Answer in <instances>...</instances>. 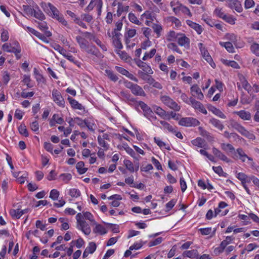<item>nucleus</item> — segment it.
Returning a JSON list of instances; mask_svg holds the SVG:
<instances>
[{"label":"nucleus","instance_id":"obj_46","mask_svg":"<svg viewBox=\"0 0 259 259\" xmlns=\"http://www.w3.org/2000/svg\"><path fill=\"white\" fill-rule=\"evenodd\" d=\"M225 37L227 39L230 40L232 43L235 44L237 41V36L233 33H227L225 35Z\"/></svg>","mask_w":259,"mask_h":259},{"label":"nucleus","instance_id":"obj_37","mask_svg":"<svg viewBox=\"0 0 259 259\" xmlns=\"http://www.w3.org/2000/svg\"><path fill=\"white\" fill-rule=\"evenodd\" d=\"M160 123L165 129L167 130L169 132L172 133L176 132V131L175 130V127L170 125L168 123L165 122V121L162 120L160 121Z\"/></svg>","mask_w":259,"mask_h":259},{"label":"nucleus","instance_id":"obj_60","mask_svg":"<svg viewBox=\"0 0 259 259\" xmlns=\"http://www.w3.org/2000/svg\"><path fill=\"white\" fill-rule=\"evenodd\" d=\"M255 108L256 112L254 116V120L256 122H259V101L255 103Z\"/></svg>","mask_w":259,"mask_h":259},{"label":"nucleus","instance_id":"obj_38","mask_svg":"<svg viewBox=\"0 0 259 259\" xmlns=\"http://www.w3.org/2000/svg\"><path fill=\"white\" fill-rule=\"evenodd\" d=\"M223 20L231 25H234L235 24L236 19L231 15H228L226 14L223 18Z\"/></svg>","mask_w":259,"mask_h":259},{"label":"nucleus","instance_id":"obj_53","mask_svg":"<svg viewBox=\"0 0 259 259\" xmlns=\"http://www.w3.org/2000/svg\"><path fill=\"white\" fill-rule=\"evenodd\" d=\"M31 79L29 75H25L23 76L22 81L26 84L28 88H32L33 85L30 83Z\"/></svg>","mask_w":259,"mask_h":259},{"label":"nucleus","instance_id":"obj_7","mask_svg":"<svg viewBox=\"0 0 259 259\" xmlns=\"http://www.w3.org/2000/svg\"><path fill=\"white\" fill-rule=\"evenodd\" d=\"M81 33L85 37L88 38L90 40H93L103 51H107L106 46L102 44L101 41L98 38H96L94 35L89 32Z\"/></svg>","mask_w":259,"mask_h":259},{"label":"nucleus","instance_id":"obj_56","mask_svg":"<svg viewBox=\"0 0 259 259\" xmlns=\"http://www.w3.org/2000/svg\"><path fill=\"white\" fill-rule=\"evenodd\" d=\"M23 10L24 12L27 14L30 15H32L35 9L31 8L30 6L28 5H24L23 6Z\"/></svg>","mask_w":259,"mask_h":259},{"label":"nucleus","instance_id":"obj_58","mask_svg":"<svg viewBox=\"0 0 259 259\" xmlns=\"http://www.w3.org/2000/svg\"><path fill=\"white\" fill-rule=\"evenodd\" d=\"M113 44L114 47L118 50H120L123 48L120 39H113Z\"/></svg>","mask_w":259,"mask_h":259},{"label":"nucleus","instance_id":"obj_22","mask_svg":"<svg viewBox=\"0 0 259 259\" xmlns=\"http://www.w3.org/2000/svg\"><path fill=\"white\" fill-rule=\"evenodd\" d=\"M95 233H98L100 235H104L107 233V231L102 225L100 224H96L95 228L93 229Z\"/></svg>","mask_w":259,"mask_h":259},{"label":"nucleus","instance_id":"obj_35","mask_svg":"<svg viewBox=\"0 0 259 259\" xmlns=\"http://www.w3.org/2000/svg\"><path fill=\"white\" fill-rule=\"evenodd\" d=\"M83 215L85 219L89 220L94 225L96 224V222L94 219V217L91 212L88 211L83 212Z\"/></svg>","mask_w":259,"mask_h":259},{"label":"nucleus","instance_id":"obj_48","mask_svg":"<svg viewBox=\"0 0 259 259\" xmlns=\"http://www.w3.org/2000/svg\"><path fill=\"white\" fill-rule=\"evenodd\" d=\"M214 14L220 18L223 19L225 15H226L222 10V8H217L214 11Z\"/></svg>","mask_w":259,"mask_h":259},{"label":"nucleus","instance_id":"obj_30","mask_svg":"<svg viewBox=\"0 0 259 259\" xmlns=\"http://www.w3.org/2000/svg\"><path fill=\"white\" fill-rule=\"evenodd\" d=\"M183 255L187 257L194 258L198 255V251L197 250L193 249L191 250H187L183 252Z\"/></svg>","mask_w":259,"mask_h":259},{"label":"nucleus","instance_id":"obj_8","mask_svg":"<svg viewBox=\"0 0 259 259\" xmlns=\"http://www.w3.org/2000/svg\"><path fill=\"white\" fill-rule=\"evenodd\" d=\"M178 44L181 46L185 48H188L190 46V39L185 34L183 33H179L178 38L177 39Z\"/></svg>","mask_w":259,"mask_h":259},{"label":"nucleus","instance_id":"obj_43","mask_svg":"<svg viewBox=\"0 0 259 259\" xmlns=\"http://www.w3.org/2000/svg\"><path fill=\"white\" fill-rule=\"evenodd\" d=\"M98 141L99 144L104 148V150H107L108 149V144L105 141V140L102 139L101 136H99L98 137Z\"/></svg>","mask_w":259,"mask_h":259},{"label":"nucleus","instance_id":"obj_12","mask_svg":"<svg viewBox=\"0 0 259 259\" xmlns=\"http://www.w3.org/2000/svg\"><path fill=\"white\" fill-rule=\"evenodd\" d=\"M77 227L78 229L81 230L85 235H88L91 233V228L89 225L85 221L81 222V223L77 225Z\"/></svg>","mask_w":259,"mask_h":259},{"label":"nucleus","instance_id":"obj_9","mask_svg":"<svg viewBox=\"0 0 259 259\" xmlns=\"http://www.w3.org/2000/svg\"><path fill=\"white\" fill-rule=\"evenodd\" d=\"M191 93L192 95L199 100H202L204 95L198 85L194 84L191 87Z\"/></svg>","mask_w":259,"mask_h":259},{"label":"nucleus","instance_id":"obj_62","mask_svg":"<svg viewBox=\"0 0 259 259\" xmlns=\"http://www.w3.org/2000/svg\"><path fill=\"white\" fill-rule=\"evenodd\" d=\"M1 37L2 41L5 42L7 41L9 38V33L8 31L6 30H3L1 34Z\"/></svg>","mask_w":259,"mask_h":259},{"label":"nucleus","instance_id":"obj_6","mask_svg":"<svg viewBox=\"0 0 259 259\" xmlns=\"http://www.w3.org/2000/svg\"><path fill=\"white\" fill-rule=\"evenodd\" d=\"M139 106L140 107V108L143 110L144 112V115L148 118H153L154 119H156V116H153V112L152 110L150 109V108L145 103H144L142 101H140L139 103Z\"/></svg>","mask_w":259,"mask_h":259},{"label":"nucleus","instance_id":"obj_1","mask_svg":"<svg viewBox=\"0 0 259 259\" xmlns=\"http://www.w3.org/2000/svg\"><path fill=\"white\" fill-rule=\"evenodd\" d=\"M230 125L232 128L237 131L239 133H240L242 135L244 136L248 137L249 139H252V137H254V136L252 134L248 132L240 123H238L237 122L234 120L231 121Z\"/></svg>","mask_w":259,"mask_h":259},{"label":"nucleus","instance_id":"obj_49","mask_svg":"<svg viewBox=\"0 0 259 259\" xmlns=\"http://www.w3.org/2000/svg\"><path fill=\"white\" fill-rule=\"evenodd\" d=\"M178 34L174 31H170L167 35V39L168 41H174L175 39H177Z\"/></svg>","mask_w":259,"mask_h":259},{"label":"nucleus","instance_id":"obj_17","mask_svg":"<svg viewBox=\"0 0 259 259\" xmlns=\"http://www.w3.org/2000/svg\"><path fill=\"white\" fill-rule=\"evenodd\" d=\"M131 91L133 94L137 96H145V93L143 89L137 84H135Z\"/></svg>","mask_w":259,"mask_h":259},{"label":"nucleus","instance_id":"obj_36","mask_svg":"<svg viewBox=\"0 0 259 259\" xmlns=\"http://www.w3.org/2000/svg\"><path fill=\"white\" fill-rule=\"evenodd\" d=\"M105 72L106 75L112 81H116L118 78L116 74H115L112 71L110 70H106Z\"/></svg>","mask_w":259,"mask_h":259},{"label":"nucleus","instance_id":"obj_28","mask_svg":"<svg viewBox=\"0 0 259 259\" xmlns=\"http://www.w3.org/2000/svg\"><path fill=\"white\" fill-rule=\"evenodd\" d=\"M182 4L178 1H172L170 3V7L172 8V10L176 15L179 13V9Z\"/></svg>","mask_w":259,"mask_h":259},{"label":"nucleus","instance_id":"obj_19","mask_svg":"<svg viewBox=\"0 0 259 259\" xmlns=\"http://www.w3.org/2000/svg\"><path fill=\"white\" fill-rule=\"evenodd\" d=\"M76 40L81 49L87 48V46L89 45V42L83 37L78 35L76 36Z\"/></svg>","mask_w":259,"mask_h":259},{"label":"nucleus","instance_id":"obj_61","mask_svg":"<svg viewBox=\"0 0 259 259\" xmlns=\"http://www.w3.org/2000/svg\"><path fill=\"white\" fill-rule=\"evenodd\" d=\"M60 177L61 178L62 181L66 183H68L72 178V176L70 174H61Z\"/></svg>","mask_w":259,"mask_h":259},{"label":"nucleus","instance_id":"obj_47","mask_svg":"<svg viewBox=\"0 0 259 259\" xmlns=\"http://www.w3.org/2000/svg\"><path fill=\"white\" fill-rule=\"evenodd\" d=\"M19 132L20 134L25 137H28L29 135L26 127L24 124H21L19 126Z\"/></svg>","mask_w":259,"mask_h":259},{"label":"nucleus","instance_id":"obj_50","mask_svg":"<svg viewBox=\"0 0 259 259\" xmlns=\"http://www.w3.org/2000/svg\"><path fill=\"white\" fill-rule=\"evenodd\" d=\"M221 147L223 150L227 152V151H233L235 150L233 146L230 144H225L223 143L221 145Z\"/></svg>","mask_w":259,"mask_h":259},{"label":"nucleus","instance_id":"obj_39","mask_svg":"<svg viewBox=\"0 0 259 259\" xmlns=\"http://www.w3.org/2000/svg\"><path fill=\"white\" fill-rule=\"evenodd\" d=\"M190 104L192 105V106L195 108V109H197L198 108L201 106L202 105V104H201L200 102L196 101L194 98L191 97L189 99Z\"/></svg>","mask_w":259,"mask_h":259},{"label":"nucleus","instance_id":"obj_64","mask_svg":"<svg viewBox=\"0 0 259 259\" xmlns=\"http://www.w3.org/2000/svg\"><path fill=\"white\" fill-rule=\"evenodd\" d=\"M255 3L253 0H245L244 2V7L246 9H249L253 7Z\"/></svg>","mask_w":259,"mask_h":259},{"label":"nucleus","instance_id":"obj_41","mask_svg":"<svg viewBox=\"0 0 259 259\" xmlns=\"http://www.w3.org/2000/svg\"><path fill=\"white\" fill-rule=\"evenodd\" d=\"M152 28L154 32L156 33L157 37H160L161 35L160 32L162 29V26L160 25L154 24L152 26Z\"/></svg>","mask_w":259,"mask_h":259},{"label":"nucleus","instance_id":"obj_54","mask_svg":"<svg viewBox=\"0 0 259 259\" xmlns=\"http://www.w3.org/2000/svg\"><path fill=\"white\" fill-rule=\"evenodd\" d=\"M90 253H93L96 249V245L94 242H90L85 248Z\"/></svg>","mask_w":259,"mask_h":259},{"label":"nucleus","instance_id":"obj_63","mask_svg":"<svg viewBox=\"0 0 259 259\" xmlns=\"http://www.w3.org/2000/svg\"><path fill=\"white\" fill-rule=\"evenodd\" d=\"M52 118L53 120H54L55 122L58 124H61L64 122L63 118L60 117L57 114H54L53 115Z\"/></svg>","mask_w":259,"mask_h":259},{"label":"nucleus","instance_id":"obj_34","mask_svg":"<svg viewBox=\"0 0 259 259\" xmlns=\"http://www.w3.org/2000/svg\"><path fill=\"white\" fill-rule=\"evenodd\" d=\"M124 164L126 168L131 172H133L135 171L134 166L133 163L129 160H124L123 161Z\"/></svg>","mask_w":259,"mask_h":259},{"label":"nucleus","instance_id":"obj_51","mask_svg":"<svg viewBox=\"0 0 259 259\" xmlns=\"http://www.w3.org/2000/svg\"><path fill=\"white\" fill-rule=\"evenodd\" d=\"M59 196V192L56 189H53L51 191L50 197L53 200L58 199Z\"/></svg>","mask_w":259,"mask_h":259},{"label":"nucleus","instance_id":"obj_26","mask_svg":"<svg viewBox=\"0 0 259 259\" xmlns=\"http://www.w3.org/2000/svg\"><path fill=\"white\" fill-rule=\"evenodd\" d=\"M117 6L118 9L117 11V15L118 17L120 16L123 12L128 11L129 7L128 6L124 7L122 6V3L119 2H118Z\"/></svg>","mask_w":259,"mask_h":259},{"label":"nucleus","instance_id":"obj_29","mask_svg":"<svg viewBox=\"0 0 259 259\" xmlns=\"http://www.w3.org/2000/svg\"><path fill=\"white\" fill-rule=\"evenodd\" d=\"M84 163L83 161L78 162L76 165V168L80 174H84L88 170L87 168L84 167Z\"/></svg>","mask_w":259,"mask_h":259},{"label":"nucleus","instance_id":"obj_31","mask_svg":"<svg viewBox=\"0 0 259 259\" xmlns=\"http://www.w3.org/2000/svg\"><path fill=\"white\" fill-rule=\"evenodd\" d=\"M209 122L213 126L220 130L221 131L223 130L224 127V125L222 124L221 122L218 119L212 118L210 119Z\"/></svg>","mask_w":259,"mask_h":259},{"label":"nucleus","instance_id":"obj_42","mask_svg":"<svg viewBox=\"0 0 259 259\" xmlns=\"http://www.w3.org/2000/svg\"><path fill=\"white\" fill-rule=\"evenodd\" d=\"M156 52V50L155 49H153L151 50L149 53H146L143 57V60L145 61L148 59H150L152 58Z\"/></svg>","mask_w":259,"mask_h":259},{"label":"nucleus","instance_id":"obj_4","mask_svg":"<svg viewBox=\"0 0 259 259\" xmlns=\"http://www.w3.org/2000/svg\"><path fill=\"white\" fill-rule=\"evenodd\" d=\"M180 125L185 126H195L199 124L200 122L192 117L182 118L179 122Z\"/></svg>","mask_w":259,"mask_h":259},{"label":"nucleus","instance_id":"obj_25","mask_svg":"<svg viewBox=\"0 0 259 259\" xmlns=\"http://www.w3.org/2000/svg\"><path fill=\"white\" fill-rule=\"evenodd\" d=\"M68 100L69 101L71 107L73 108L81 110L82 109V106L81 104L79 103L77 101L72 99L70 97H68Z\"/></svg>","mask_w":259,"mask_h":259},{"label":"nucleus","instance_id":"obj_55","mask_svg":"<svg viewBox=\"0 0 259 259\" xmlns=\"http://www.w3.org/2000/svg\"><path fill=\"white\" fill-rule=\"evenodd\" d=\"M34 74L35 76V78L37 81L41 82L43 81V77L41 74H40L38 71V70L36 68H34Z\"/></svg>","mask_w":259,"mask_h":259},{"label":"nucleus","instance_id":"obj_20","mask_svg":"<svg viewBox=\"0 0 259 259\" xmlns=\"http://www.w3.org/2000/svg\"><path fill=\"white\" fill-rule=\"evenodd\" d=\"M236 177L241 182L242 184L249 183L251 181V177H248L243 172L238 173Z\"/></svg>","mask_w":259,"mask_h":259},{"label":"nucleus","instance_id":"obj_14","mask_svg":"<svg viewBox=\"0 0 259 259\" xmlns=\"http://www.w3.org/2000/svg\"><path fill=\"white\" fill-rule=\"evenodd\" d=\"M234 113L237 115L240 118L244 120H249L251 117L250 113L249 111L245 110L236 111Z\"/></svg>","mask_w":259,"mask_h":259},{"label":"nucleus","instance_id":"obj_45","mask_svg":"<svg viewBox=\"0 0 259 259\" xmlns=\"http://www.w3.org/2000/svg\"><path fill=\"white\" fill-rule=\"evenodd\" d=\"M69 194L72 197L77 198L80 196V192L77 189H71L69 190Z\"/></svg>","mask_w":259,"mask_h":259},{"label":"nucleus","instance_id":"obj_40","mask_svg":"<svg viewBox=\"0 0 259 259\" xmlns=\"http://www.w3.org/2000/svg\"><path fill=\"white\" fill-rule=\"evenodd\" d=\"M20 211V209H11L10 211V214L13 218L19 219L22 216Z\"/></svg>","mask_w":259,"mask_h":259},{"label":"nucleus","instance_id":"obj_33","mask_svg":"<svg viewBox=\"0 0 259 259\" xmlns=\"http://www.w3.org/2000/svg\"><path fill=\"white\" fill-rule=\"evenodd\" d=\"M220 45L224 47L230 53L234 52V47L233 46L232 43L231 42H220Z\"/></svg>","mask_w":259,"mask_h":259},{"label":"nucleus","instance_id":"obj_52","mask_svg":"<svg viewBox=\"0 0 259 259\" xmlns=\"http://www.w3.org/2000/svg\"><path fill=\"white\" fill-rule=\"evenodd\" d=\"M85 126L92 132H94L96 127V125L94 123L89 121L88 120H85Z\"/></svg>","mask_w":259,"mask_h":259},{"label":"nucleus","instance_id":"obj_3","mask_svg":"<svg viewBox=\"0 0 259 259\" xmlns=\"http://www.w3.org/2000/svg\"><path fill=\"white\" fill-rule=\"evenodd\" d=\"M161 101L170 108L176 111H179L180 107L172 99L167 96H162L161 97Z\"/></svg>","mask_w":259,"mask_h":259},{"label":"nucleus","instance_id":"obj_13","mask_svg":"<svg viewBox=\"0 0 259 259\" xmlns=\"http://www.w3.org/2000/svg\"><path fill=\"white\" fill-rule=\"evenodd\" d=\"M136 64L143 71L148 73L149 74H152L153 71L150 67L147 65L146 63L140 60H138L136 61Z\"/></svg>","mask_w":259,"mask_h":259},{"label":"nucleus","instance_id":"obj_44","mask_svg":"<svg viewBox=\"0 0 259 259\" xmlns=\"http://www.w3.org/2000/svg\"><path fill=\"white\" fill-rule=\"evenodd\" d=\"M250 50L256 56H259V44L256 43L253 44L250 47Z\"/></svg>","mask_w":259,"mask_h":259},{"label":"nucleus","instance_id":"obj_18","mask_svg":"<svg viewBox=\"0 0 259 259\" xmlns=\"http://www.w3.org/2000/svg\"><path fill=\"white\" fill-rule=\"evenodd\" d=\"M193 145L199 148H205L206 144L203 139L198 137L191 141Z\"/></svg>","mask_w":259,"mask_h":259},{"label":"nucleus","instance_id":"obj_59","mask_svg":"<svg viewBox=\"0 0 259 259\" xmlns=\"http://www.w3.org/2000/svg\"><path fill=\"white\" fill-rule=\"evenodd\" d=\"M225 64L229 66H231L234 68H239V64L236 62L235 61H228V60H226L225 61Z\"/></svg>","mask_w":259,"mask_h":259},{"label":"nucleus","instance_id":"obj_10","mask_svg":"<svg viewBox=\"0 0 259 259\" xmlns=\"http://www.w3.org/2000/svg\"><path fill=\"white\" fill-rule=\"evenodd\" d=\"M228 6L231 9L235 10L238 13H240L243 11L241 4L238 0H229Z\"/></svg>","mask_w":259,"mask_h":259},{"label":"nucleus","instance_id":"obj_57","mask_svg":"<svg viewBox=\"0 0 259 259\" xmlns=\"http://www.w3.org/2000/svg\"><path fill=\"white\" fill-rule=\"evenodd\" d=\"M168 48H169L170 50H173L174 51H175L179 54H182V52L180 51L179 48L178 47L177 45L175 43H170L167 46Z\"/></svg>","mask_w":259,"mask_h":259},{"label":"nucleus","instance_id":"obj_23","mask_svg":"<svg viewBox=\"0 0 259 259\" xmlns=\"http://www.w3.org/2000/svg\"><path fill=\"white\" fill-rule=\"evenodd\" d=\"M148 74L149 73L141 70H139L138 72V76L142 79L146 80L149 83V82L152 80V77Z\"/></svg>","mask_w":259,"mask_h":259},{"label":"nucleus","instance_id":"obj_21","mask_svg":"<svg viewBox=\"0 0 259 259\" xmlns=\"http://www.w3.org/2000/svg\"><path fill=\"white\" fill-rule=\"evenodd\" d=\"M198 130L200 135L206 138L208 141L211 142L213 140V138L211 136L210 133L204 130L202 127H199Z\"/></svg>","mask_w":259,"mask_h":259},{"label":"nucleus","instance_id":"obj_15","mask_svg":"<svg viewBox=\"0 0 259 259\" xmlns=\"http://www.w3.org/2000/svg\"><path fill=\"white\" fill-rule=\"evenodd\" d=\"M186 23L191 28L194 29L198 34H200L202 32L203 28L201 26L198 24L193 22V21L189 20H187L186 21Z\"/></svg>","mask_w":259,"mask_h":259},{"label":"nucleus","instance_id":"obj_24","mask_svg":"<svg viewBox=\"0 0 259 259\" xmlns=\"http://www.w3.org/2000/svg\"><path fill=\"white\" fill-rule=\"evenodd\" d=\"M36 8L37 10H34L32 15L36 19L42 21L45 19L46 17L42 11L39 9V8L36 6Z\"/></svg>","mask_w":259,"mask_h":259},{"label":"nucleus","instance_id":"obj_16","mask_svg":"<svg viewBox=\"0 0 259 259\" xmlns=\"http://www.w3.org/2000/svg\"><path fill=\"white\" fill-rule=\"evenodd\" d=\"M212 152L217 157L220 158L221 160L227 162H229L230 161V160L228 158V157L218 149L213 148Z\"/></svg>","mask_w":259,"mask_h":259},{"label":"nucleus","instance_id":"obj_5","mask_svg":"<svg viewBox=\"0 0 259 259\" xmlns=\"http://www.w3.org/2000/svg\"><path fill=\"white\" fill-rule=\"evenodd\" d=\"M52 99L58 106L62 108L64 107L65 101L59 91L57 90L52 91Z\"/></svg>","mask_w":259,"mask_h":259},{"label":"nucleus","instance_id":"obj_32","mask_svg":"<svg viewBox=\"0 0 259 259\" xmlns=\"http://www.w3.org/2000/svg\"><path fill=\"white\" fill-rule=\"evenodd\" d=\"M128 19L133 23L135 24L141 25L142 23L138 19L137 17L132 13H130L128 16Z\"/></svg>","mask_w":259,"mask_h":259},{"label":"nucleus","instance_id":"obj_11","mask_svg":"<svg viewBox=\"0 0 259 259\" xmlns=\"http://www.w3.org/2000/svg\"><path fill=\"white\" fill-rule=\"evenodd\" d=\"M154 111L161 117L163 119L169 120L170 117L169 115L166 112L165 110L162 109L161 107L157 106H154L153 107Z\"/></svg>","mask_w":259,"mask_h":259},{"label":"nucleus","instance_id":"obj_27","mask_svg":"<svg viewBox=\"0 0 259 259\" xmlns=\"http://www.w3.org/2000/svg\"><path fill=\"white\" fill-rule=\"evenodd\" d=\"M88 54L97 56L98 54V50L94 46H87V48L83 49Z\"/></svg>","mask_w":259,"mask_h":259},{"label":"nucleus","instance_id":"obj_2","mask_svg":"<svg viewBox=\"0 0 259 259\" xmlns=\"http://www.w3.org/2000/svg\"><path fill=\"white\" fill-rule=\"evenodd\" d=\"M198 47L203 57L210 65V66L214 68L215 66V65L213 62L212 59L209 55L207 50L203 46V44L202 43H199Z\"/></svg>","mask_w":259,"mask_h":259}]
</instances>
